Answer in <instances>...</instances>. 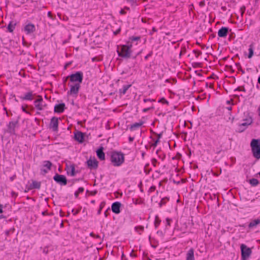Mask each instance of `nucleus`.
I'll return each instance as SVG.
<instances>
[{
	"label": "nucleus",
	"mask_w": 260,
	"mask_h": 260,
	"mask_svg": "<svg viewBox=\"0 0 260 260\" xmlns=\"http://www.w3.org/2000/svg\"><path fill=\"white\" fill-rule=\"evenodd\" d=\"M75 139L77 141L81 143L84 140V134L81 132H77L75 134Z\"/></svg>",
	"instance_id": "17"
},
{
	"label": "nucleus",
	"mask_w": 260,
	"mask_h": 260,
	"mask_svg": "<svg viewBox=\"0 0 260 260\" xmlns=\"http://www.w3.org/2000/svg\"><path fill=\"white\" fill-rule=\"evenodd\" d=\"M258 83L260 84V76L258 78Z\"/></svg>",
	"instance_id": "55"
},
{
	"label": "nucleus",
	"mask_w": 260,
	"mask_h": 260,
	"mask_svg": "<svg viewBox=\"0 0 260 260\" xmlns=\"http://www.w3.org/2000/svg\"><path fill=\"white\" fill-rule=\"evenodd\" d=\"M228 109L229 110H232V107H228Z\"/></svg>",
	"instance_id": "57"
},
{
	"label": "nucleus",
	"mask_w": 260,
	"mask_h": 260,
	"mask_svg": "<svg viewBox=\"0 0 260 260\" xmlns=\"http://www.w3.org/2000/svg\"><path fill=\"white\" fill-rule=\"evenodd\" d=\"M131 86V85H123L121 89H119V93L122 94H124L128 89Z\"/></svg>",
	"instance_id": "26"
},
{
	"label": "nucleus",
	"mask_w": 260,
	"mask_h": 260,
	"mask_svg": "<svg viewBox=\"0 0 260 260\" xmlns=\"http://www.w3.org/2000/svg\"><path fill=\"white\" fill-rule=\"evenodd\" d=\"M49 170H48L47 168L46 169H42L41 172L43 173V174H46L47 173Z\"/></svg>",
	"instance_id": "37"
},
{
	"label": "nucleus",
	"mask_w": 260,
	"mask_h": 260,
	"mask_svg": "<svg viewBox=\"0 0 260 260\" xmlns=\"http://www.w3.org/2000/svg\"><path fill=\"white\" fill-rule=\"evenodd\" d=\"M132 45L129 42H127L126 45L117 46V52L119 56L124 58H129L132 54L131 48Z\"/></svg>",
	"instance_id": "1"
},
{
	"label": "nucleus",
	"mask_w": 260,
	"mask_h": 260,
	"mask_svg": "<svg viewBox=\"0 0 260 260\" xmlns=\"http://www.w3.org/2000/svg\"><path fill=\"white\" fill-rule=\"evenodd\" d=\"M90 236L92 237L96 238H100L99 235H96L93 233H91L90 234Z\"/></svg>",
	"instance_id": "34"
},
{
	"label": "nucleus",
	"mask_w": 260,
	"mask_h": 260,
	"mask_svg": "<svg viewBox=\"0 0 260 260\" xmlns=\"http://www.w3.org/2000/svg\"><path fill=\"white\" fill-rule=\"evenodd\" d=\"M119 31H120V29H118L117 30H116V31L114 32V34H115V35H116V34H117Z\"/></svg>",
	"instance_id": "51"
},
{
	"label": "nucleus",
	"mask_w": 260,
	"mask_h": 260,
	"mask_svg": "<svg viewBox=\"0 0 260 260\" xmlns=\"http://www.w3.org/2000/svg\"><path fill=\"white\" fill-rule=\"evenodd\" d=\"M159 139H157V140L155 141V142L154 143V144H153V146H154V147L156 146V145H157V143L159 142Z\"/></svg>",
	"instance_id": "41"
},
{
	"label": "nucleus",
	"mask_w": 260,
	"mask_h": 260,
	"mask_svg": "<svg viewBox=\"0 0 260 260\" xmlns=\"http://www.w3.org/2000/svg\"><path fill=\"white\" fill-rule=\"evenodd\" d=\"M87 165L90 169H96L98 166V161L94 158H90L87 161Z\"/></svg>",
	"instance_id": "11"
},
{
	"label": "nucleus",
	"mask_w": 260,
	"mask_h": 260,
	"mask_svg": "<svg viewBox=\"0 0 260 260\" xmlns=\"http://www.w3.org/2000/svg\"><path fill=\"white\" fill-rule=\"evenodd\" d=\"M143 123L144 122L141 121H140L139 122H136V123H134L133 125H131V126L130 127L131 130H132V131L135 130L136 128L140 127L143 124Z\"/></svg>",
	"instance_id": "23"
},
{
	"label": "nucleus",
	"mask_w": 260,
	"mask_h": 260,
	"mask_svg": "<svg viewBox=\"0 0 260 260\" xmlns=\"http://www.w3.org/2000/svg\"><path fill=\"white\" fill-rule=\"evenodd\" d=\"M33 93L32 91L27 92L24 96L21 97V99L23 100H32Z\"/></svg>",
	"instance_id": "22"
},
{
	"label": "nucleus",
	"mask_w": 260,
	"mask_h": 260,
	"mask_svg": "<svg viewBox=\"0 0 260 260\" xmlns=\"http://www.w3.org/2000/svg\"><path fill=\"white\" fill-rule=\"evenodd\" d=\"M53 179L55 181L61 185H66L67 183V180L66 177L62 175L56 174L53 177Z\"/></svg>",
	"instance_id": "9"
},
{
	"label": "nucleus",
	"mask_w": 260,
	"mask_h": 260,
	"mask_svg": "<svg viewBox=\"0 0 260 260\" xmlns=\"http://www.w3.org/2000/svg\"><path fill=\"white\" fill-rule=\"evenodd\" d=\"M141 37L140 36H132L129 38L128 41L127 42H129V44H131L132 45V43L134 42H138L140 40Z\"/></svg>",
	"instance_id": "25"
},
{
	"label": "nucleus",
	"mask_w": 260,
	"mask_h": 260,
	"mask_svg": "<svg viewBox=\"0 0 260 260\" xmlns=\"http://www.w3.org/2000/svg\"><path fill=\"white\" fill-rule=\"evenodd\" d=\"M236 90H240V91H245V88L244 87H242V88L241 87H238L236 89Z\"/></svg>",
	"instance_id": "42"
},
{
	"label": "nucleus",
	"mask_w": 260,
	"mask_h": 260,
	"mask_svg": "<svg viewBox=\"0 0 260 260\" xmlns=\"http://www.w3.org/2000/svg\"><path fill=\"white\" fill-rule=\"evenodd\" d=\"M241 72L242 73V74H244L245 73V72L243 70H241Z\"/></svg>",
	"instance_id": "58"
},
{
	"label": "nucleus",
	"mask_w": 260,
	"mask_h": 260,
	"mask_svg": "<svg viewBox=\"0 0 260 260\" xmlns=\"http://www.w3.org/2000/svg\"><path fill=\"white\" fill-rule=\"evenodd\" d=\"M18 120L9 122L7 125L8 129L7 132L11 135H15V128L18 126Z\"/></svg>",
	"instance_id": "8"
},
{
	"label": "nucleus",
	"mask_w": 260,
	"mask_h": 260,
	"mask_svg": "<svg viewBox=\"0 0 260 260\" xmlns=\"http://www.w3.org/2000/svg\"><path fill=\"white\" fill-rule=\"evenodd\" d=\"M169 200V199L168 198H165L161 199V201L160 202L159 205L160 207H161L163 205H165L166 204V201Z\"/></svg>",
	"instance_id": "33"
},
{
	"label": "nucleus",
	"mask_w": 260,
	"mask_h": 260,
	"mask_svg": "<svg viewBox=\"0 0 260 260\" xmlns=\"http://www.w3.org/2000/svg\"><path fill=\"white\" fill-rule=\"evenodd\" d=\"M186 260H194V250L190 248L186 253Z\"/></svg>",
	"instance_id": "19"
},
{
	"label": "nucleus",
	"mask_w": 260,
	"mask_h": 260,
	"mask_svg": "<svg viewBox=\"0 0 260 260\" xmlns=\"http://www.w3.org/2000/svg\"><path fill=\"white\" fill-rule=\"evenodd\" d=\"M52 166V163L50 161H44L43 162V167H46L48 170H50Z\"/></svg>",
	"instance_id": "28"
},
{
	"label": "nucleus",
	"mask_w": 260,
	"mask_h": 260,
	"mask_svg": "<svg viewBox=\"0 0 260 260\" xmlns=\"http://www.w3.org/2000/svg\"><path fill=\"white\" fill-rule=\"evenodd\" d=\"M58 119L57 117H53L50 121V127L53 131H56L58 129Z\"/></svg>",
	"instance_id": "12"
},
{
	"label": "nucleus",
	"mask_w": 260,
	"mask_h": 260,
	"mask_svg": "<svg viewBox=\"0 0 260 260\" xmlns=\"http://www.w3.org/2000/svg\"><path fill=\"white\" fill-rule=\"evenodd\" d=\"M43 252H44V253L47 254V253H48V249H47V248H44V249H43Z\"/></svg>",
	"instance_id": "43"
},
{
	"label": "nucleus",
	"mask_w": 260,
	"mask_h": 260,
	"mask_svg": "<svg viewBox=\"0 0 260 260\" xmlns=\"http://www.w3.org/2000/svg\"><path fill=\"white\" fill-rule=\"evenodd\" d=\"M160 102H161L164 103H166V104H168V102L167 101H166L164 98H162L160 100Z\"/></svg>",
	"instance_id": "40"
},
{
	"label": "nucleus",
	"mask_w": 260,
	"mask_h": 260,
	"mask_svg": "<svg viewBox=\"0 0 260 260\" xmlns=\"http://www.w3.org/2000/svg\"><path fill=\"white\" fill-rule=\"evenodd\" d=\"M121 203L118 202H115L112 204L111 209L113 212L118 214L120 212V208L121 207Z\"/></svg>",
	"instance_id": "14"
},
{
	"label": "nucleus",
	"mask_w": 260,
	"mask_h": 260,
	"mask_svg": "<svg viewBox=\"0 0 260 260\" xmlns=\"http://www.w3.org/2000/svg\"><path fill=\"white\" fill-rule=\"evenodd\" d=\"M41 187V182L33 180L31 184L28 188V189H32L34 188L40 189Z\"/></svg>",
	"instance_id": "20"
},
{
	"label": "nucleus",
	"mask_w": 260,
	"mask_h": 260,
	"mask_svg": "<svg viewBox=\"0 0 260 260\" xmlns=\"http://www.w3.org/2000/svg\"><path fill=\"white\" fill-rule=\"evenodd\" d=\"M50 14H51L50 12H48V15H50Z\"/></svg>",
	"instance_id": "60"
},
{
	"label": "nucleus",
	"mask_w": 260,
	"mask_h": 260,
	"mask_svg": "<svg viewBox=\"0 0 260 260\" xmlns=\"http://www.w3.org/2000/svg\"><path fill=\"white\" fill-rule=\"evenodd\" d=\"M201 54V52H199L198 53V55H197V56H198V55H200V54Z\"/></svg>",
	"instance_id": "59"
},
{
	"label": "nucleus",
	"mask_w": 260,
	"mask_h": 260,
	"mask_svg": "<svg viewBox=\"0 0 260 260\" xmlns=\"http://www.w3.org/2000/svg\"><path fill=\"white\" fill-rule=\"evenodd\" d=\"M6 234H7V235H8V234H9V232H8V231H7V232H6Z\"/></svg>",
	"instance_id": "62"
},
{
	"label": "nucleus",
	"mask_w": 260,
	"mask_h": 260,
	"mask_svg": "<svg viewBox=\"0 0 260 260\" xmlns=\"http://www.w3.org/2000/svg\"><path fill=\"white\" fill-rule=\"evenodd\" d=\"M252 122V120L251 118L245 119L243 120V122L239 124L238 127L236 129V132L238 133L243 132Z\"/></svg>",
	"instance_id": "5"
},
{
	"label": "nucleus",
	"mask_w": 260,
	"mask_h": 260,
	"mask_svg": "<svg viewBox=\"0 0 260 260\" xmlns=\"http://www.w3.org/2000/svg\"><path fill=\"white\" fill-rule=\"evenodd\" d=\"M228 27H221L218 31V36L221 38L226 37L228 33Z\"/></svg>",
	"instance_id": "15"
},
{
	"label": "nucleus",
	"mask_w": 260,
	"mask_h": 260,
	"mask_svg": "<svg viewBox=\"0 0 260 260\" xmlns=\"http://www.w3.org/2000/svg\"><path fill=\"white\" fill-rule=\"evenodd\" d=\"M170 221H171V219H169V218H167V224L168 225H170Z\"/></svg>",
	"instance_id": "45"
},
{
	"label": "nucleus",
	"mask_w": 260,
	"mask_h": 260,
	"mask_svg": "<svg viewBox=\"0 0 260 260\" xmlns=\"http://www.w3.org/2000/svg\"><path fill=\"white\" fill-rule=\"evenodd\" d=\"M250 146L253 156L257 159L260 158V140L252 139Z\"/></svg>",
	"instance_id": "3"
},
{
	"label": "nucleus",
	"mask_w": 260,
	"mask_h": 260,
	"mask_svg": "<svg viewBox=\"0 0 260 260\" xmlns=\"http://www.w3.org/2000/svg\"><path fill=\"white\" fill-rule=\"evenodd\" d=\"M129 9L128 8L126 7L124 9H121L119 11V14L120 15L129 14V13H127V12H129Z\"/></svg>",
	"instance_id": "30"
},
{
	"label": "nucleus",
	"mask_w": 260,
	"mask_h": 260,
	"mask_svg": "<svg viewBox=\"0 0 260 260\" xmlns=\"http://www.w3.org/2000/svg\"><path fill=\"white\" fill-rule=\"evenodd\" d=\"M153 107H150V108H145V109H144L143 110V111L144 112H147L149 109H153Z\"/></svg>",
	"instance_id": "39"
},
{
	"label": "nucleus",
	"mask_w": 260,
	"mask_h": 260,
	"mask_svg": "<svg viewBox=\"0 0 260 260\" xmlns=\"http://www.w3.org/2000/svg\"><path fill=\"white\" fill-rule=\"evenodd\" d=\"M248 51H249V54H248V57L249 58H251L253 55V45L252 44H251L249 46V48L248 49Z\"/></svg>",
	"instance_id": "29"
},
{
	"label": "nucleus",
	"mask_w": 260,
	"mask_h": 260,
	"mask_svg": "<svg viewBox=\"0 0 260 260\" xmlns=\"http://www.w3.org/2000/svg\"><path fill=\"white\" fill-rule=\"evenodd\" d=\"M111 160L114 166L118 167L123 163L124 157L122 153L114 152L111 155Z\"/></svg>",
	"instance_id": "2"
},
{
	"label": "nucleus",
	"mask_w": 260,
	"mask_h": 260,
	"mask_svg": "<svg viewBox=\"0 0 260 260\" xmlns=\"http://www.w3.org/2000/svg\"><path fill=\"white\" fill-rule=\"evenodd\" d=\"M79 211V210H76V211L74 209L72 210V212L74 215L77 214L78 213Z\"/></svg>",
	"instance_id": "38"
},
{
	"label": "nucleus",
	"mask_w": 260,
	"mask_h": 260,
	"mask_svg": "<svg viewBox=\"0 0 260 260\" xmlns=\"http://www.w3.org/2000/svg\"><path fill=\"white\" fill-rule=\"evenodd\" d=\"M249 183L252 186H255L258 184V181L256 179L252 178L249 180Z\"/></svg>",
	"instance_id": "31"
},
{
	"label": "nucleus",
	"mask_w": 260,
	"mask_h": 260,
	"mask_svg": "<svg viewBox=\"0 0 260 260\" xmlns=\"http://www.w3.org/2000/svg\"><path fill=\"white\" fill-rule=\"evenodd\" d=\"M96 154L99 159H100L102 160L105 159V155L104 152H103V148L98 149L96 151Z\"/></svg>",
	"instance_id": "21"
},
{
	"label": "nucleus",
	"mask_w": 260,
	"mask_h": 260,
	"mask_svg": "<svg viewBox=\"0 0 260 260\" xmlns=\"http://www.w3.org/2000/svg\"><path fill=\"white\" fill-rule=\"evenodd\" d=\"M101 210H102V208H101L99 210L98 212L99 214L101 213Z\"/></svg>",
	"instance_id": "53"
},
{
	"label": "nucleus",
	"mask_w": 260,
	"mask_h": 260,
	"mask_svg": "<svg viewBox=\"0 0 260 260\" xmlns=\"http://www.w3.org/2000/svg\"><path fill=\"white\" fill-rule=\"evenodd\" d=\"M84 189L83 187H79L78 189V190L77 191L75 192V197L77 198H78V196H79V194L80 193H82L83 192Z\"/></svg>",
	"instance_id": "32"
},
{
	"label": "nucleus",
	"mask_w": 260,
	"mask_h": 260,
	"mask_svg": "<svg viewBox=\"0 0 260 260\" xmlns=\"http://www.w3.org/2000/svg\"><path fill=\"white\" fill-rule=\"evenodd\" d=\"M128 140H129V141L130 142H133V140H134V138H133V137H129L128 138Z\"/></svg>",
	"instance_id": "44"
},
{
	"label": "nucleus",
	"mask_w": 260,
	"mask_h": 260,
	"mask_svg": "<svg viewBox=\"0 0 260 260\" xmlns=\"http://www.w3.org/2000/svg\"><path fill=\"white\" fill-rule=\"evenodd\" d=\"M38 98L34 102V105L37 110L41 111L44 109L47 105L43 101L41 96H38Z\"/></svg>",
	"instance_id": "7"
},
{
	"label": "nucleus",
	"mask_w": 260,
	"mask_h": 260,
	"mask_svg": "<svg viewBox=\"0 0 260 260\" xmlns=\"http://www.w3.org/2000/svg\"><path fill=\"white\" fill-rule=\"evenodd\" d=\"M259 223H260V219H255L249 223V228H254V227L256 226L257 225H258Z\"/></svg>",
	"instance_id": "24"
},
{
	"label": "nucleus",
	"mask_w": 260,
	"mask_h": 260,
	"mask_svg": "<svg viewBox=\"0 0 260 260\" xmlns=\"http://www.w3.org/2000/svg\"><path fill=\"white\" fill-rule=\"evenodd\" d=\"M22 109L23 111H24V112H26V113H28V112H27V111L25 109V108H24V107H22Z\"/></svg>",
	"instance_id": "49"
},
{
	"label": "nucleus",
	"mask_w": 260,
	"mask_h": 260,
	"mask_svg": "<svg viewBox=\"0 0 260 260\" xmlns=\"http://www.w3.org/2000/svg\"><path fill=\"white\" fill-rule=\"evenodd\" d=\"M69 77L70 78L71 82L80 84L83 80V73L81 72H77L71 75Z\"/></svg>",
	"instance_id": "6"
},
{
	"label": "nucleus",
	"mask_w": 260,
	"mask_h": 260,
	"mask_svg": "<svg viewBox=\"0 0 260 260\" xmlns=\"http://www.w3.org/2000/svg\"><path fill=\"white\" fill-rule=\"evenodd\" d=\"M152 30H153V31H156V29L154 27H153V29H152Z\"/></svg>",
	"instance_id": "56"
},
{
	"label": "nucleus",
	"mask_w": 260,
	"mask_h": 260,
	"mask_svg": "<svg viewBox=\"0 0 260 260\" xmlns=\"http://www.w3.org/2000/svg\"><path fill=\"white\" fill-rule=\"evenodd\" d=\"M185 53V50H182L180 52V55H181L183 53Z\"/></svg>",
	"instance_id": "50"
},
{
	"label": "nucleus",
	"mask_w": 260,
	"mask_h": 260,
	"mask_svg": "<svg viewBox=\"0 0 260 260\" xmlns=\"http://www.w3.org/2000/svg\"><path fill=\"white\" fill-rule=\"evenodd\" d=\"M139 228L141 231H143V230H144V227H143V226H140V227H139ZM138 229V228H136V230H137V229Z\"/></svg>",
	"instance_id": "48"
},
{
	"label": "nucleus",
	"mask_w": 260,
	"mask_h": 260,
	"mask_svg": "<svg viewBox=\"0 0 260 260\" xmlns=\"http://www.w3.org/2000/svg\"><path fill=\"white\" fill-rule=\"evenodd\" d=\"M4 110H5L6 111H7V109H6V108H4Z\"/></svg>",
	"instance_id": "63"
},
{
	"label": "nucleus",
	"mask_w": 260,
	"mask_h": 260,
	"mask_svg": "<svg viewBox=\"0 0 260 260\" xmlns=\"http://www.w3.org/2000/svg\"><path fill=\"white\" fill-rule=\"evenodd\" d=\"M92 60H93V61H94V60H95V58H92Z\"/></svg>",
	"instance_id": "64"
},
{
	"label": "nucleus",
	"mask_w": 260,
	"mask_h": 260,
	"mask_svg": "<svg viewBox=\"0 0 260 260\" xmlns=\"http://www.w3.org/2000/svg\"><path fill=\"white\" fill-rule=\"evenodd\" d=\"M148 101L152 102V101H153V100H151L150 99H144V102H148Z\"/></svg>",
	"instance_id": "47"
},
{
	"label": "nucleus",
	"mask_w": 260,
	"mask_h": 260,
	"mask_svg": "<svg viewBox=\"0 0 260 260\" xmlns=\"http://www.w3.org/2000/svg\"><path fill=\"white\" fill-rule=\"evenodd\" d=\"M241 250V255L243 260L248 259L252 253L251 249L248 247L246 245L242 244L240 246Z\"/></svg>",
	"instance_id": "4"
},
{
	"label": "nucleus",
	"mask_w": 260,
	"mask_h": 260,
	"mask_svg": "<svg viewBox=\"0 0 260 260\" xmlns=\"http://www.w3.org/2000/svg\"><path fill=\"white\" fill-rule=\"evenodd\" d=\"M157 216H156V219H155V226L156 228L157 227V226L159 224V222H160V221H157Z\"/></svg>",
	"instance_id": "35"
},
{
	"label": "nucleus",
	"mask_w": 260,
	"mask_h": 260,
	"mask_svg": "<svg viewBox=\"0 0 260 260\" xmlns=\"http://www.w3.org/2000/svg\"><path fill=\"white\" fill-rule=\"evenodd\" d=\"M155 186H152L151 187H150V188H149V192H152V191H154L155 189Z\"/></svg>",
	"instance_id": "36"
},
{
	"label": "nucleus",
	"mask_w": 260,
	"mask_h": 260,
	"mask_svg": "<svg viewBox=\"0 0 260 260\" xmlns=\"http://www.w3.org/2000/svg\"><path fill=\"white\" fill-rule=\"evenodd\" d=\"M16 23L13 22H10L8 26V29L10 32H13Z\"/></svg>",
	"instance_id": "27"
},
{
	"label": "nucleus",
	"mask_w": 260,
	"mask_h": 260,
	"mask_svg": "<svg viewBox=\"0 0 260 260\" xmlns=\"http://www.w3.org/2000/svg\"><path fill=\"white\" fill-rule=\"evenodd\" d=\"M24 31L27 35L31 34L36 31V27L34 24L28 22L24 25Z\"/></svg>",
	"instance_id": "10"
},
{
	"label": "nucleus",
	"mask_w": 260,
	"mask_h": 260,
	"mask_svg": "<svg viewBox=\"0 0 260 260\" xmlns=\"http://www.w3.org/2000/svg\"><path fill=\"white\" fill-rule=\"evenodd\" d=\"M66 170H67V174L68 175H70L71 176H74L76 174L75 169L73 165H71L70 166L67 167Z\"/></svg>",
	"instance_id": "18"
},
{
	"label": "nucleus",
	"mask_w": 260,
	"mask_h": 260,
	"mask_svg": "<svg viewBox=\"0 0 260 260\" xmlns=\"http://www.w3.org/2000/svg\"><path fill=\"white\" fill-rule=\"evenodd\" d=\"M161 134H159V135H158V139H159L161 138Z\"/></svg>",
	"instance_id": "52"
},
{
	"label": "nucleus",
	"mask_w": 260,
	"mask_h": 260,
	"mask_svg": "<svg viewBox=\"0 0 260 260\" xmlns=\"http://www.w3.org/2000/svg\"><path fill=\"white\" fill-rule=\"evenodd\" d=\"M6 114H7V115L8 116H9L8 113V112H7V111H6Z\"/></svg>",
	"instance_id": "61"
},
{
	"label": "nucleus",
	"mask_w": 260,
	"mask_h": 260,
	"mask_svg": "<svg viewBox=\"0 0 260 260\" xmlns=\"http://www.w3.org/2000/svg\"><path fill=\"white\" fill-rule=\"evenodd\" d=\"M141 21L143 22H145L146 21L144 20V18L142 17L141 18Z\"/></svg>",
	"instance_id": "54"
},
{
	"label": "nucleus",
	"mask_w": 260,
	"mask_h": 260,
	"mask_svg": "<svg viewBox=\"0 0 260 260\" xmlns=\"http://www.w3.org/2000/svg\"><path fill=\"white\" fill-rule=\"evenodd\" d=\"M205 5V2L203 1V2H201L200 3V5L201 6H203L204 5Z\"/></svg>",
	"instance_id": "46"
},
{
	"label": "nucleus",
	"mask_w": 260,
	"mask_h": 260,
	"mask_svg": "<svg viewBox=\"0 0 260 260\" xmlns=\"http://www.w3.org/2000/svg\"><path fill=\"white\" fill-rule=\"evenodd\" d=\"M65 108V104L64 103L56 105L54 107V112L58 113L63 112Z\"/></svg>",
	"instance_id": "16"
},
{
	"label": "nucleus",
	"mask_w": 260,
	"mask_h": 260,
	"mask_svg": "<svg viewBox=\"0 0 260 260\" xmlns=\"http://www.w3.org/2000/svg\"><path fill=\"white\" fill-rule=\"evenodd\" d=\"M80 87V84L79 83H75L73 84L70 85V94H77L79 91V89Z\"/></svg>",
	"instance_id": "13"
}]
</instances>
